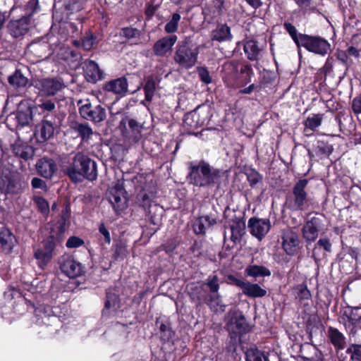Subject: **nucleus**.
Masks as SVG:
<instances>
[{
	"label": "nucleus",
	"instance_id": "nucleus-1",
	"mask_svg": "<svg viewBox=\"0 0 361 361\" xmlns=\"http://www.w3.org/2000/svg\"><path fill=\"white\" fill-rule=\"evenodd\" d=\"M186 180L194 187L204 189L215 188L216 191L228 186L230 171L214 168L204 159L187 163Z\"/></svg>",
	"mask_w": 361,
	"mask_h": 361
},
{
	"label": "nucleus",
	"instance_id": "nucleus-2",
	"mask_svg": "<svg viewBox=\"0 0 361 361\" xmlns=\"http://www.w3.org/2000/svg\"><path fill=\"white\" fill-rule=\"evenodd\" d=\"M70 216V207L66 206L61 210L59 219L52 227L49 235L35 250L34 256L40 269H44L56 255L57 247H62L61 243L65 238L66 228L69 225Z\"/></svg>",
	"mask_w": 361,
	"mask_h": 361
},
{
	"label": "nucleus",
	"instance_id": "nucleus-3",
	"mask_svg": "<svg viewBox=\"0 0 361 361\" xmlns=\"http://www.w3.org/2000/svg\"><path fill=\"white\" fill-rule=\"evenodd\" d=\"M221 75L226 87L237 89L250 84L255 77V72L247 62L230 60L223 64Z\"/></svg>",
	"mask_w": 361,
	"mask_h": 361
},
{
	"label": "nucleus",
	"instance_id": "nucleus-4",
	"mask_svg": "<svg viewBox=\"0 0 361 361\" xmlns=\"http://www.w3.org/2000/svg\"><path fill=\"white\" fill-rule=\"evenodd\" d=\"M283 27L298 49L303 47L307 51L321 56L331 51V44L325 38L298 32L296 27L288 21L283 22Z\"/></svg>",
	"mask_w": 361,
	"mask_h": 361
},
{
	"label": "nucleus",
	"instance_id": "nucleus-5",
	"mask_svg": "<svg viewBox=\"0 0 361 361\" xmlns=\"http://www.w3.org/2000/svg\"><path fill=\"white\" fill-rule=\"evenodd\" d=\"M66 173L73 183H80L84 179L93 181L98 176L96 162L82 152L75 154L72 163L66 168Z\"/></svg>",
	"mask_w": 361,
	"mask_h": 361
},
{
	"label": "nucleus",
	"instance_id": "nucleus-6",
	"mask_svg": "<svg viewBox=\"0 0 361 361\" xmlns=\"http://www.w3.org/2000/svg\"><path fill=\"white\" fill-rule=\"evenodd\" d=\"M309 183L307 178L299 179L293 185L291 191L286 196L285 205L292 212H304L309 208L310 198L305 190Z\"/></svg>",
	"mask_w": 361,
	"mask_h": 361
},
{
	"label": "nucleus",
	"instance_id": "nucleus-7",
	"mask_svg": "<svg viewBox=\"0 0 361 361\" xmlns=\"http://www.w3.org/2000/svg\"><path fill=\"white\" fill-rule=\"evenodd\" d=\"M198 49H193L187 39L178 41L175 47L173 61L182 68H192L197 62Z\"/></svg>",
	"mask_w": 361,
	"mask_h": 361
},
{
	"label": "nucleus",
	"instance_id": "nucleus-8",
	"mask_svg": "<svg viewBox=\"0 0 361 361\" xmlns=\"http://www.w3.org/2000/svg\"><path fill=\"white\" fill-rule=\"evenodd\" d=\"M24 301L27 305V312L34 314L37 318V322L50 326L53 324H58L61 321V316L57 315V308L42 304H37L36 306L34 302L27 300L25 296Z\"/></svg>",
	"mask_w": 361,
	"mask_h": 361
},
{
	"label": "nucleus",
	"instance_id": "nucleus-9",
	"mask_svg": "<svg viewBox=\"0 0 361 361\" xmlns=\"http://www.w3.org/2000/svg\"><path fill=\"white\" fill-rule=\"evenodd\" d=\"M225 329L229 335L240 337H243L252 330V327L247 322L245 316L239 310L230 311L228 313Z\"/></svg>",
	"mask_w": 361,
	"mask_h": 361
},
{
	"label": "nucleus",
	"instance_id": "nucleus-10",
	"mask_svg": "<svg viewBox=\"0 0 361 361\" xmlns=\"http://www.w3.org/2000/svg\"><path fill=\"white\" fill-rule=\"evenodd\" d=\"M341 319L348 338H354L360 324L361 307L347 306L343 310Z\"/></svg>",
	"mask_w": 361,
	"mask_h": 361
},
{
	"label": "nucleus",
	"instance_id": "nucleus-11",
	"mask_svg": "<svg viewBox=\"0 0 361 361\" xmlns=\"http://www.w3.org/2000/svg\"><path fill=\"white\" fill-rule=\"evenodd\" d=\"M82 102V100H79L78 105L79 106V114L83 119L94 123H100L106 119V109L100 104H93L89 99L85 100L83 104H81Z\"/></svg>",
	"mask_w": 361,
	"mask_h": 361
},
{
	"label": "nucleus",
	"instance_id": "nucleus-12",
	"mask_svg": "<svg viewBox=\"0 0 361 361\" xmlns=\"http://www.w3.org/2000/svg\"><path fill=\"white\" fill-rule=\"evenodd\" d=\"M59 269L64 275L70 279H75L85 273V267L73 255H64L59 259Z\"/></svg>",
	"mask_w": 361,
	"mask_h": 361
},
{
	"label": "nucleus",
	"instance_id": "nucleus-13",
	"mask_svg": "<svg viewBox=\"0 0 361 361\" xmlns=\"http://www.w3.org/2000/svg\"><path fill=\"white\" fill-rule=\"evenodd\" d=\"M322 217L312 216L307 220L301 229L302 238L307 243H312L318 238L319 232L323 229Z\"/></svg>",
	"mask_w": 361,
	"mask_h": 361
},
{
	"label": "nucleus",
	"instance_id": "nucleus-14",
	"mask_svg": "<svg viewBox=\"0 0 361 361\" xmlns=\"http://www.w3.org/2000/svg\"><path fill=\"white\" fill-rule=\"evenodd\" d=\"M102 89L105 92L115 94L117 99L124 97L128 92V82L125 76L111 79L102 84Z\"/></svg>",
	"mask_w": 361,
	"mask_h": 361
},
{
	"label": "nucleus",
	"instance_id": "nucleus-15",
	"mask_svg": "<svg viewBox=\"0 0 361 361\" xmlns=\"http://www.w3.org/2000/svg\"><path fill=\"white\" fill-rule=\"evenodd\" d=\"M247 227L250 234L261 240L269 233L271 226L269 219L252 216L248 220Z\"/></svg>",
	"mask_w": 361,
	"mask_h": 361
},
{
	"label": "nucleus",
	"instance_id": "nucleus-16",
	"mask_svg": "<svg viewBox=\"0 0 361 361\" xmlns=\"http://www.w3.org/2000/svg\"><path fill=\"white\" fill-rule=\"evenodd\" d=\"M177 40L178 37L176 35H168L159 39L152 47L153 54L158 57L166 56L172 51Z\"/></svg>",
	"mask_w": 361,
	"mask_h": 361
},
{
	"label": "nucleus",
	"instance_id": "nucleus-17",
	"mask_svg": "<svg viewBox=\"0 0 361 361\" xmlns=\"http://www.w3.org/2000/svg\"><path fill=\"white\" fill-rule=\"evenodd\" d=\"M228 223L231 231V240L234 244L240 243L245 233L246 226L244 216H237L235 214L228 220Z\"/></svg>",
	"mask_w": 361,
	"mask_h": 361
},
{
	"label": "nucleus",
	"instance_id": "nucleus-18",
	"mask_svg": "<svg viewBox=\"0 0 361 361\" xmlns=\"http://www.w3.org/2000/svg\"><path fill=\"white\" fill-rule=\"evenodd\" d=\"M35 168L37 174L47 179H51L58 169L56 161L47 157L39 159Z\"/></svg>",
	"mask_w": 361,
	"mask_h": 361
},
{
	"label": "nucleus",
	"instance_id": "nucleus-19",
	"mask_svg": "<svg viewBox=\"0 0 361 361\" xmlns=\"http://www.w3.org/2000/svg\"><path fill=\"white\" fill-rule=\"evenodd\" d=\"M66 87L61 78H44L40 81V92L46 96H54Z\"/></svg>",
	"mask_w": 361,
	"mask_h": 361
},
{
	"label": "nucleus",
	"instance_id": "nucleus-20",
	"mask_svg": "<svg viewBox=\"0 0 361 361\" xmlns=\"http://www.w3.org/2000/svg\"><path fill=\"white\" fill-rule=\"evenodd\" d=\"M118 128L124 137H130V134L137 137L140 135L142 126L135 119L126 116L121 118Z\"/></svg>",
	"mask_w": 361,
	"mask_h": 361
},
{
	"label": "nucleus",
	"instance_id": "nucleus-21",
	"mask_svg": "<svg viewBox=\"0 0 361 361\" xmlns=\"http://www.w3.org/2000/svg\"><path fill=\"white\" fill-rule=\"evenodd\" d=\"M333 152L334 147L331 144L324 140H318L314 146L313 151L307 149V154L310 159L315 155L319 159L322 160L329 158Z\"/></svg>",
	"mask_w": 361,
	"mask_h": 361
},
{
	"label": "nucleus",
	"instance_id": "nucleus-22",
	"mask_svg": "<svg viewBox=\"0 0 361 361\" xmlns=\"http://www.w3.org/2000/svg\"><path fill=\"white\" fill-rule=\"evenodd\" d=\"M327 338L337 353L345 349L348 346L346 337L337 328L329 326L327 329Z\"/></svg>",
	"mask_w": 361,
	"mask_h": 361
},
{
	"label": "nucleus",
	"instance_id": "nucleus-23",
	"mask_svg": "<svg viewBox=\"0 0 361 361\" xmlns=\"http://www.w3.org/2000/svg\"><path fill=\"white\" fill-rule=\"evenodd\" d=\"M299 238L296 233L290 232L282 237V247L288 255L293 256L299 250Z\"/></svg>",
	"mask_w": 361,
	"mask_h": 361
},
{
	"label": "nucleus",
	"instance_id": "nucleus-24",
	"mask_svg": "<svg viewBox=\"0 0 361 361\" xmlns=\"http://www.w3.org/2000/svg\"><path fill=\"white\" fill-rule=\"evenodd\" d=\"M14 172L6 170L0 176V190L2 192H13L18 182Z\"/></svg>",
	"mask_w": 361,
	"mask_h": 361
},
{
	"label": "nucleus",
	"instance_id": "nucleus-25",
	"mask_svg": "<svg viewBox=\"0 0 361 361\" xmlns=\"http://www.w3.org/2000/svg\"><path fill=\"white\" fill-rule=\"evenodd\" d=\"M233 39L231 27L226 23H218L216 28L212 31V41L218 42H230Z\"/></svg>",
	"mask_w": 361,
	"mask_h": 361
},
{
	"label": "nucleus",
	"instance_id": "nucleus-26",
	"mask_svg": "<svg viewBox=\"0 0 361 361\" xmlns=\"http://www.w3.org/2000/svg\"><path fill=\"white\" fill-rule=\"evenodd\" d=\"M345 354L349 356V358L345 356L342 358V361H361V343L357 341L355 336L349 338Z\"/></svg>",
	"mask_w": 361,
	"mask_h": 361
},
{
	"label": "nucleus",
	"instance_id": "nucleus-27",
	"mask_svg": "<svg viewBox=\"0 0 361 361\" xmlns=\"http://www.w3.org/2000/svg\"><path fill=\"white\" fill-rule=\"evenodd\" d=\"M47 115L44 116V119L39 125V129L35 132V135L39 142H43L48 140L54 135V123L46 119Z\"/></svg>",
	"mask_w": 361,
	"mask_h": 361
},
{
	"label": "nucleus",
	"instance_id": "nucleus-28",
	"mask_svg": "<svg viewBox=\"0 0 361 361\" xmlns=\"http://www.w3.org/2000/svg\"><path fill=\"white\" fill-rule=\"evenodd\" d=\"M85 73L87 80L90 82H96L104 78V72L93 60H87L85 62Z\"/></svg>",
	"mask_w": 361,
	"mask_h": 361
},
{
	"label": "nucleus",
	"instance_id": "nucleus-29",
	"mask_svg": "<svg viewBox=\"0 0 361 361\" xmlns=\"http://www.w3.org/2000/svg\"><path fill=\"white\" fill-rule=\"evenodd\" d=\"M243 50L247 58L251 61H258L262 49L258 46V42L255 39L246 40L243 44Z\"/></svg>",
	"mask_w": 361,
	"mask_h": 361
},
{
	"label": "nucleus",
	"instance_id": "nucleus-30",
	"mask_svg": "<svg viewBox=\"0 0 361 361\" xmlns=\"http://www.w3.org/2000/svg\"><path fill=\"white\" fill-rule=\"evenodd\" d=\"M160 324L159 326L160 339L162 343H165L172 341L175 336V331L172 329L170 321L168 319L160 321V318H157L156 320V324Z\"/></svg>",
	"mask_w": 361,
	"mask_h": 361
},
{
	"label": "nucleus",
	"instance_id": "nucleus-31",
	"mask_svg": "<svg viewBox=\"0 0 361 361\" xmlns=\"http://www.w3.org/2000/svg\"><path fill=\"white\" fill-rule=\"evenodd\" d=\"M200 106H198L193 111L185 114L183 118L185 126H188L191 129H197L204 124V119L200 118Z\"/></svg>",
	"mask_w": 361,
	"mask_h": 361
},
{
	"label": "nucleus",
	"instance_id": "nucleus-32",
	"mask_svg": "<svg viewBox=\"0 0 361 361\" xmlns=\"http://www.w3.org/2000/svg\"><path fill=\"white\" fill-rule=\"evenodd\" d=\"M157 83L153 75H149L145 80L142 88L145 92V99L141 101V104L146 106V102L150 103L154 96Z\"/></svg>",
	"mask_w": 361,
	"mask_h": 361
},
{
	"label": "nucleus",
	"instance_id": "nucleus-33",
	"mask_svg": "<svg viewBox=\"0 0 361 361\" xmlns=\"http://www.w3.org/2000/svg\"><path fill=\"white\" fill-rule=\"evenodd\" d=\"M242 291L244 295L252 298H262L267 295V290L258 283H252L248 281H246Z\"/></svg>",
	"mask_w": 361,
	"mask_h": 361
},
{
	"label": "nucleus",
	"instance_id": "nucleus-34",
	"mask_svg": "<svg viewBox=\"0 0 361 361\" xmlns=\"http://www.w3.org/2000/svg\"><path fill=\"white\" fill-rule=\"evenodd\" d=\"M246 276L253 278L270 276L271 271L263 265L250 264L245 270Z\"/></svg>",
	"mask_w": 361,
	"mask_h": 361
},
{
	"label": "nucleus",
	"instance_id": "nucleus-35",
	"mask_svg": "<svg viewBox=\"0 0 361 361\" xmlns=\"http://www.w3.org/2000/svg\"><path fill=\"white\" fill-rule=\"evenodd\" d=\"M15 242V237L10 230L2 226L0 228V243L2 247L9 252L13 247Z\"/></svg>",
	"mask_w": 361,
	"mask_h": 361
},
{
	"label": "nucleus",
	"instance_id": "nucleus-36",
	"mask_svg": "<svg viewBox=\"0 0 361 361\" xmlns=\"http://www.w3.org/2000/svg\"><path fill=\"white\" fill-rule=\"evenodd\" d=\"M324 114H312L303 121L305 129L314 132L322 124Z\"/></svg>",
	"mask_w": 361,
	"mask_h": 361
},
{
	"label": "nucleus",
	"instance_id": "nucleus-37",
	"mask_svg": "<svg viewBox=\"0 0 361 361\" xmlns=\"http://www.w3.org/2000/svg\"><path fill=\"white\" fill-rule=\"evenodd\" d=\"M341 243H342V250L337 255V260L339 262H341L344 260L345 257L347 255H349L352 259L357 260V257L359 255V249L355 247L348 246L344 243V239H343V235H341Z\"/></svg>",
	"mask_w": 361,
	"mask_h": 361
},
{
	"label": "nucleus",
	"instance_id": "nucleus-38",
	"mask_svg": "<svg viewBox=\"0 0 361 361\" xmlns=\"http://www.w3.org/2000/svg\"><path fill=\"white\" fill-rule=\"evenodd\" d=\"M42 113L41 108L38 105L29 106L24 111V126H31L37 121V116H39Z\"/></svg>",
	"mask_w": 361,
	"mask_h": 361
},
{
	"label": "nucleus",
	"instance_id": "nucleus-39",
	"mask_svg": "<svg viewBox=\"0 0 361 361\" xmlns=\"http://www.w3.org/2000/svg\"><path fill=\"white\" fill-rule=\"evenodd\" d=\"M39 9L38 0H29L24 6V25L31 23L32 16Z\"/></svg>",
	"mask_w": 361,
	"mask_h": 361
},
{
	"label": "nucleus",
	"instance_id": "nucleus-40",
	"mask_svg": "<svg viewBox=\"0 0 361 361\" xmlns=\"http://www.w3.org/2000/svg\"><path fill=\"white\" fill-rule=\"evenodd\" d=\"M72 129L78 133V136L82 141L87 140L92 135V129L87 123H80L75 122L71 126Z\"/></svg>",
	"mask_w": 361,
	"mask_h": 361
},
{
	"label": "nucleus",
	"instance_id": "nucleus-41",
	"mask_svg": "<svg viewBox=\"0 0 361 361\" xmlns=\"http://www.w3.org/2000/svg\"><path fill=\"white\" fill-rule=\"evenodd\" d=\"M245 174L246 175L249 185L252 188H256L259 183H262L263 176L255 169L252 167L247 169L245 171Z\"/></svg>",
	"mask_w": 361,
	"mask_h": 361
},
{
	"label": "nucleus",
	"instance_id": "nucleus-42",
	"mask_svg": "<svg viewBox=\"0 0 361 361\" xmlns=\"http://www.w3.org/2000/svg\"><path fill=\"white\" fill-rule=\"evenodd\" d=\"M120 302L121 299L118 295L112 292H106L104 307L102 310V314H106V311L111 308L116 309L118 307Z\"/></svg>",
	"mask_w": 361,
	"mask_h": 361
},
{
	"label": "nucleus",
	"instance_id": "nucleus-43",
	"mask_svg": "<svg viewBox=\"0 0 361 361\" xmlns=\"http://www.w3.org/2000/svg\"><path fill=\"white\" fill-rule=\"evenodd\" d=\"M276 78V75L274 71L263 69L259 78V84L262 85V89H264L271 85L275 81Z\"/></svg>",
	"mask_w": 361,
	"mask_h": 361
},
{
	"label": "nucleus",
	"instance_id": "nucleus-44",
	"mask_svg": "<svg viewBox=\"0 0 361 361\" xmlns=\"http://www.w3.org/2000/svg\"><path fill=\"white\" fill-rule=\"evenodd\" d=\"M113 258L116 261L123 260L128 255L126 245L121 240L117 241L113 245Z\"/></svg>",
	"mask_w": 361,
	"mask_h": 361
},
{
	"label": "nucleus",
	"instance_id": "nucleus-45",
	"mask_svg": "<svg viewBox=\"0 0 361 361\" xmlns=\"http://www.w3.org/2000/svg\"><path fill=\"white\" fill-rule=\"evenodd\" d=\"M181 16L178 12L172 14L171 18L167 22L164 26V31L169 35H175L178 31V24Z\"/></svg>",
	"mask_w": 361,
	"mask_h": 361
},
{
	"label": "nucleus",
	"instance_id": "nucleus-46",
	"mask_svg": "<svg viewBox=\"0 0 361 361\" xmlns=\"http://www.w3.org/2000/svg\"><path fill=\"white\" fill-rule=\"evenodd\" d=\"M246 361H267L268 358L265 356L263 351L257 348H250L245 352Z\"/></svg>",
	"mask_w": 361,
	"mask_h": 361
},
{
	"label": "nucleus",
	"instance_id": "nucleus-47",
	"mask_svg": "<svg viewBox=\"0 0 361 361\" xmlns=\"http://www.w3.org/2000/svg\"><path fill=\"white\" fill-rule=\"evenodd\" d=\"M241 338L242 337L238 336L228 334V339L226 342V352L234 356L235 354H236L238 345L241 343Z\"/></svg>",
	"mask_w": 361,
	"mask_h": 361
},
{
	"label": "nucleus",
	"instance_id": "nucleus-48",
	"mask_svg": "<svg viewBox=\"0 0 361 361\" xmlns=\"http://www.w3.org/2000/svg\"><path fill=\"white\" fill-rule=\"evenodd\" d=\"M204 284L207 286L210 293H218L220 289L219 278L216 274H211L205 280Z\"/></svg>",
	"mask_w": 361,
	"mask_h": 361
},
{
	"label": "nucleus",
	"instance_id": "nucleus-49",
	"mask_svg": "<svg viewBox=\"0 0 361 361\" xmlns=\"http://www.w3.org/2000/svg\"><path fill=\"white\" fill-rule=\"evenodd\" d=\"M137 200L139 205L145 211L149 209L152 204V197L142 188L137 195Z\"/></svg>",
	"mask_w": 361,
	"mask_h": 361
},
{
	"label": "nucleus",
	"instance_id": "nucleus-50",
	"mask_svg": "<svg viewBox=\"0 0 361 361\" xmlns=\"http://www.w3.org/2000/svg\"><path fill=\"white\" fill-rule=\"evenodd\" d=\"M8 83L16 90L21 88L23 84V73L20 69H17L14 73L8 77Z\"/></svg>",
	"mask_w": 361,
	"mask_h": 361
},
{
	"label": "nucleus",
	"instance_id": "nucleus-51",
	"mask_svg": "<svg viewBox=\"0 0 361 361\" xmlns=\"http://www.w3.org/2000/svg\"><path fill=\"white\" fill-rule=\"evenodd\" d=\"M8 30L14 37L21 36L23 35V22L21 19L11 20L8 24Z\"/></svg>",
	"mask_w": 361,
	"mask_h": 361
},
{
	"label": "nucleus",
	"instance_id": "nucleus-52",
	"mask_svg": "<svg viewBox=\"0 0 361 361\" xmlns=\"http://www.w3.org/2000/svg\"><path fill=\"white\" fill-rule=\"evenodd\" d=\"M33 201L35 204L37 205L38 211L44 215H47L49 212V204L42 196H35L33 197Z\"/></svg>",
	"mask_w": 361,
	"mask_h": 361
},
{
	"label": "nucleus",
	"instance_id": "nucleus-53",
	"mask_svg": "<svg viewBox=\"0 0 361 361\" xmlns=\"http://www.w3.org/2000/svg\"><path fill=\"white\" fill-rule=\"evenodd\" d=\"M319 248H323L326 252H331L332 248V244L330 240L328 238H320L314 245V247L312 251V257H314L317 254V250Z\"/></svg>",
	"mask_w": 361,
	"mask_h": 361
},
{
	"label": "nucleus",
	"instance_id": "nucleus-54",
	"mask_svg": "<svg viewBox=\"0 0 361 361\" xmlns=\"http://www.w3.org/2000/svg\"><path fill=\"white\" fill-rule=\"evenodd\" d=\"M97 37L91 32H87L82 39V47L85 50H90L96 43Z\"/></svg>",
	"mask_w": 361,
	"mask_h": 361
},
{
	"label": "nucleus",
	"instance_id": "nucleus-55",
	"mask_svg": "<svg viewBox=\"0 0 361 361\" xmlns=\"http://www.w3.org/2000/svg\"><path fill=\"white\" fill-rule=\"evenodd\" d=\"M207 228L204 219L201 218V216L197 218L192 225V230L197 235H204L207 232Z\"/></svg>",
	"mask_w": 361,
	"mask_h": 361
},
{
	"label": "nucleus",
	"instance_id": "nucleus-56",
	"mask_svg": "<svg viewBox=\"0 0 361 361\" xmlns=\"http://www.w3.org/2000/svg\"><path fill=\"white\" fill-rule=\"evenodd\" d=\"M315 356L307 357L303 354V349H300L299 357L302 361H326L321 352L317 348H312Z\"/></svg>",
	"mask_w": 361,
	"mask_h": 361
},
{
	"label": "nucleus",
	"instance_id": "nucleus-57",
	"mask_svg": "<svg viewBox=\"0 0 361 361\" xmlns=\"http://www.w3.org/2000/svg\"><path fill=\"white\" fill-rule=\"evenodd\" d=\"M296 298H298L300 302L307 300L311 298V293L307 288V285L302 284L298 286Z\"/></svg>",
	"mask_w": 361,
	"mask_h": 361
},
{
	"label": "nucleus",
	"instance_id": "nucleus-58",
	"mask_svg": "<svg viewBox=\"0 0 361 361\" xmlns=\"http://www.w3.org/2000/svg\"><path fill=\"white\" fill-rule=\"evenodd\" d=\"M248 86H245L241 88H239L240 90L238 92L239 94H250L253 92H259L262 90V85H259L258 83H250Z\"/></svg>",
	"mask_w": 361,
	"mask_h": 361
},
{
	"label": "nucleus",
	"instance_id": "nucleus-59",
	"mask_svg": "<svg viewBox=\"0 0 361 361\" xmlns=\"http://www.w3.org/2000/svg\"><path fill=\"white\" fill-rule=\"evenodd\" d=\"M225 283L231 286H235L243 290L246 282L237 278L233 274H228L225 278Z\"/></svg>",
	"mask_w": 361,
	"mask_h": 361
},
{
	"label": "nucleus",
	"instance_id": "nucleus-60",
	"mask_svg": "<svg viewBox=\"0 0 361 361\" xmlns=\"http://www.w3.org/2000/svg\"><path fill=\"white\" fill-rule=\"evenodd\" d=\"M85 244V241L81 238L73 235L71 236L66 241V246L68 248H78Z\"/></svg>",
	"mask_w": 361,
	"mask_h": 361
},
{
	"label": "nucleus",
	"instance_id": "nucleus-61",
	"mask_svg": "<svg viewBox=\"0 0 361 361\" xmlns=\"http://www.w3.org/2000/svg\"><path fill=\"white\" fill-rule=\"evenodd\" d=\"M197 73L200 77V79L204 83L208 85L210 84L212 81V77L210 76L209 72L206 67H198Z\"/></svg>",
	"mask_w": 361,
	"mask_h": 361
},
{
	"label": "nucleus",
	"instance_id": "nucleus-62",
	"mask_svg": "<svg viewBox=\"0 0 361 361\" xmlns=\"http://www.w3.org/2000/svg\"><path fill=\"white\" fill-rule=\"evenodd\" d=\"M201 218L204 219V222L207 228L213 227L219 223V218L216 214L211 213L209 214L201 216Z\"/></svg>",
	"mask_w": 361,
	"mask_h": 361
},
{
	"label": "nucleus",
	"instance_id": "nucleus-63",
	"mask_svg": "<svg viewBox=\"0 0 361 361\" xmlns=\"http://www.w3.org/2000/svg\"><path fill=\"white\" fill-rule=\"evenodd\" d=\"M178 243L174 240H169L165 243L160 246L161 250H164L166 254H171L177 248Z\"/></svg>",
	"mask_w": 361,
	"mask_h": 361
},
{
	"label": "nucleus",
	"instance_id": "nucleus-64",
	"mask_svg": "<svg viewBox=\"0 0 361 361\" xmlns=\"http://www.w3.org/2000/svg\"><path fill=\"white\" fill-rule=\"evenodd\" d=\"M351 109L355 115L361 114V94L353 99Z\"/></svg>",
	"mask_w": 361,
	"mask_h": 361
}]
</instances>
